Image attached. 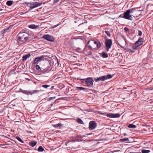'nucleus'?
<instances>
[{"instance_id":"13d9d810","label":"nucleus","mask_w":153,"mask_h":153,"mask_svg":"<svg viewBox=\"0 0 153 153\" xmlns=\"http://www.w3.org/2000/svg\"><path fill=\"white\" fill-rule=\"evenodd\" d=\"M90 134H87V135H90Z\"/></svg>"},{"instance_id":"0eeeda50","label":"nucleus","mask_w":153,"mask_h":153,"mask_svg":"<svg viewBox=\"0 0 153 153\" xmlns=\"http://www.w3.org/2000/svg\"><path fill=\"white\" fill-rule=\"evenodd\" d=\"M131 13L130 9L127 10L123 14V18L130 20H132L133 19L132 16L130 14Z\"/></svg>"},{"instance_id":"ea45409f","label":"nucleus","mask_w":153,"mask_h":153,"mask_svg":"<svg viewBox=\"0 0 153 153\" xmlns=\"http://www.w3.org/2000/svg\"><path fill=\"white\" fill-rule=\"evenodd\" d=\"M124 30L126 32H129V29L127 27H125L124 28Z\"/></svg>"},{"instance_id":"603ef678","label":"nucleus","mask_w":153,"mask_h":153,"mask_svg":"<svg viewBox=\"0 0 153 153\" xmlns=\"http://www.w3.org/2000/svg\"><path fill=\"white\" fill-rule=\"evenodd\" d=\"M131 10V13H132L134 10H135V9L134 8H132L131 9H130Z\"/></svg>"},{"instance_id":"473e14b6","label":"nucleus","mask_w":153,"mask_h":153,"mask_svg":"<svg viewBox=\"0 0 153 153\" xmlns=\"http://www.w3.org/2000/svg\"><path fill=\"white\" fill-rule=\"evenodd\" d=\"M39 62V61L38 59L37 58H35V59L33 62V64H38V62Z\"/></svg>"},{"instance_id":"c9c22d12","label":"nucleus","mask_w":153,"mask_h":153,"mask_svg":"<svg viewBox=\"0 0 153 153\" xmlns=\"http://www.w3.org/2000/svg\"><path fill=\"white\" fill-rule=\"evenodd\" d=\"M85 137V135H82V136H81V135H76V136L75 137V138H82L83 137Z\"/></svg>"},{"instance_id":"6ab92c4d","label":"nucleus","mask_w":153,"mask_h":153,"mask_svg":"<svg viewBox=\"0 0 153 153\" xmlns=\"http://www.w3.org/2000/svg\"><path fill=\"white\" fill-rule=\"evenodd\" d=\"M36 144L37 142L35 141H32L29 143V145L32 147H34Z\"/></svg>"},{"instance_id":"a18cd8bd","label":"nucleus","mask_w":153,"mask_h":153,"mask_svg":"<svg viewBox=\"0 0 153 153\" xmlns=\"http://www.w3.org/2000/svg\"><path fill=\"white\" fill-rule=\"evenodd\" d=\"M142 32L141 31H138V35L139 36H142Z\"/></svg>"},{"instance_id":"e433bc0d","label":"nucleus","mask_w":153,"mask_h":153,"mask_svg":"<svg viewBox=\"0 0 153 153\" xmlns=\"http://www.w3.org/2000/svg\"><path fill=\"white\" fill-rule=\"evenodd\" d=\"M97 112L98 114H101L102 115H103L104 116H106V113L105 112V113H102L100 111H98Z\"/></svg>"},{"instance_id":"6e6d98bb","label":"nucleus","mask_w":153,"mask_h":153,"mask_svg":"<svg viewBox=\"0 0 153 153\" xmlns=\"http://www.w3.org/2000/svg\"><path fill=\"white\" fill-rule=\"evenodd\" d=\"M123 14H122V15H121L120 16V17H121V18H123Z\"/></svg>"},{"instance_id":"2f4dec72","label":"nucleus","mask_w":153,"mask_h":153,"mask_svg":"<svg viewBox=\"0 0 153 153\" xmlns=\"http://www.w3.org/2000/svg\"><path fill=\"white\" fill-rule=\"evenodd\" d=\"M64 87V85L62 83H59L58 85V87L60 89H62Z\"/></svg>"},{"instance_id":"f03ea898","label":"nucleus","mask_w":153,"mask_h":153,"mask_svg":"<svg viewBox=\"0 0 153 153\" xmlns=\"http://www.w3.org/2000/svg\"><path fill=\"white\" fill-rule=\"evenodd\" d=\"M78 79L81 81V82L82 83H85L87 86L89 87L93 86L94 81L92 77H88L85 79H81L78 78Z\"/></svg>"},{"instance_id":"412c9836","label":"nucleus","mask_w":153,"mask_h":153,"mask_svg":"<svg viewBox=\"0 0 153 153\" xmlns=\"http://www.w3.org/2000/svg\"><path fill=\"white\" fill-rule=\"evenodd\" d=\"M45 57V55H42V56H41L40 57H37V58H38V59L39 60V61H40L42 60H45H45H46L47 59H46V58L44 59V57Z\"/></svg>"},{"instance_id":"9b49d317","label":"nucleus","mask_w":153,"mask_h":153,"mask_svg":"<svg viewBox=\"0 0 153 153\" xmlns=\"http://www.w3.org/2000/svg\"><path fill=\"white\" fill-rule=\"evenodd\" d=\"M143 39L142 38H139L138 40L136 41L135 43V45H137L138 46H140L143 44Z\"/></svg>"},{"instance_id":"aec40b11","label":"nucleus","mask_w":153,"mask_h":153,"mask_svg":"<svg viewBox=\"0 0 153 153\" xmlns=\"http://www.w3.org/2000/svg\"><path fill=\"white\" fill-rule=\"evenodd\" d=\"M54 39V38L53 36L48 35V41L53 42Z\"/></svg>"},{"instance_id":"39448f33","label":"nucleus","mask_w":153,"mask_h":153,"mask_svg":"<svg viewBox=\"0 0 153 153\" xmlns=\"http://www.w3.org/2000/svg\"><path fill=\"white\" fill-rule=\"evenodd\" d=\"M27 4L30 8L29 9V11H30L34 8L41 6L42 3L37 2H30L28 3Z\"/></svg>"},{"instance_id":"3c124183","label":"nucleus","mask_w":153,"mask_h":153,"mask_svg":"<svg viewBox=\"0 0 153 153\" xmlns=\"http://www.w3.org/2000/svg\"><path fill=\"white\" fill-rule=\"evenodd\" d=\"M60 0H54V3H56L59 2Z\"/></svg>"},{"instance_id":"423d86ee","label":"nucleus","mask_w":153,"mask_h":153,"mask_svg":"<svg viewBox=\"0 0 153 153\" xmlns=\"http://www.w3.org/2000/svg\"><path fill=\"white\" fill-rule=\"evenodd\" d=\"M105 43L107 51H108L109 49L111 48L112 45V39H106L105 40Z\"/></svg>"},{"instance_id":"7ed1b4c3","label":"nucleus","mask_w":153,"mask_h":153,"mask_svg":"<svg viewBox=\"0 0 153 153\" xmlns=\"http://www.w3.org/2000/svg\"><path fill=\"white\" fill-rule=\"evenodd\" d=\"M90 42H91V44L93 45H97V48H93L91 45H88V48L91 49L92 51H95L98 48H100L101 44L100 42L98 41H94L93 40H91L89 41L88 42V44H89Z\"/></svg>"},{"instance_id":"bb28decb","label":"nucleus","mask_w":153,"mask_h":153,"mask_svg":"<svg viewBox=\"0 0 153 153\" xmlns=\"http://www.w3.org/2000/svg\"><path fill=\"white\" fill-rule=\"evenodd\" d=\"M76 90H85V89H87L85 88L82 87H76Z\"/></svg>"},{"instance_id":"5701e85b","label":"nucleus","mask_w":153,"mask_h":153,"mask_svg":"<svg viewBox=\"0 0 153 153\" xmlns=\"http://www.w3.org/2000/svg\"><path fill=\"white\" fill-rule=\"evenodd\" d=\"M120 141L121 142H125L128 141V138H124L120 139Z\"/></svg>"},{"instance_id":"c85d7f7f","label":"nucleus","mask_w":153,"mask_h":153,"mask_svg":"<svg viewBox=\"0 0 153 153\" xmlns=\"http://www.w3.org/2000/svg\"><path fill=\"white\" fill-rule=\"evenodd\" d=\"M139 46L137 45H133L132 47V49H133L134 50H137L139 48Z\"/></svg>"},{"instance_id":"cd10ccee","label":"nucleus","mask_w":153,"mask_h":153,"mask_svg":"<svg viewBox=\"0 0 153 153\" xmlns=\"http://www.w3.org/2000/svg\"><path fill=\"white\" fill-rule=\"evenodd\" d=\"M28 27L30 28L35 29L38 27V26L35 25H29Z\"/></svg>"},{"instance_id":"9d476101","label":"nucleus","mask_w":153,"mask_h":153,"mask_svg":"<svg viewBox=\"0 0 153 153\" xmlns=\"http://www.w3.org/2000/svg\"><path fill=\"white\" fill-rule=\"evenodd\" d=\"M17 43L19 45H21L25 43L24 38H21V37H17Z\"/></svg>"},{"instance_id":"4d7b16f0","label":"nucleus","mask_w":153,"mask_h":153,"mask_svg":"<svg viewBox=\"0 0 153 153\" xmlns=\"http://www.w3.org/2000/svg\"><path fill=\"white\" fill-rule=\"evenodd\" d=\"M2 10V9H0V11L1 10Z\"/></svg>"},{"instance_id":"72a5a7b5","label":"nucleus","mask_w":153,"mask_h":153,"mask_svg":"<svg viewBox=\"0 0 153 153\" xmlns=\"http://www.w3.org/2000/svg\"><path fill=\"white\" fill-rule=\"evenodd\" d=\"M30 38L29 37H27L26 36L25 37H24V41L25 43L26 41H28L29 39Z\"/></svg>"},{"instance_id":"2eb2a0df","label":"nucleus","mask_w":153,"mask_h":153,"mask_svg":"<svg viewBox=\"0 0 153 153\" xmlns=\"http://www.w3.org/2000/svg\"><path fill=\"white\" fill-rule=\"evenodd\" d=\"M87 46V45H85V48ZM85 48L83 49H82L81 48H76V49H75V50H76V51L77 52L80 53H82L83 52V51H84V50L85 49Z\"/></svg>"},{"instance_id":"a211bd4d","label":"nucleus","mask_w":153,"mask_h":153,"mask_svg":"<svg viewBox=\"0 0 153 153\" xmlns=\"http://www.w3.org/2000/svg\"><path fill=\"white\" fill-rule=\"evenodd\" d=\"M30 56V53L27 54L23 57V61L26 60L28 58H29Z\"/></svg>"},{"instance_id":"1a4fd4ad","label":"nucleus","mask_w":153,"mask_h":153,"mask_svg":"<svg viewBox=\"0 0 153 153\" xmlns=\"http://www.w3.org/2000/svg\"><path fill=\"white\" fill-rule=\"evenodd\" d=\"M106 116L109 117L110 118H117L120 117V115L119 114H113V113H108L106 114Z\"/></svg>"},{"instance_id":"09e8293b","label":"nucleus","mask_w":153,"mask_h":153,"mask_svg":"<svg viewBox=\"0 0 153 153\" xmlns=\"http://www.w3.org/2000/svg\"><path fill=\"white\" fill-rule=\"evenodd\" d=\"M148 89L149 90H153V87L152 86H150L148 88Z\"/></svg>"},{"instance_id":"a19ab883","label":"nucleus","mask_w":153,"mask_h":153,"mask_svg":"<svg viewBox=\"0 0 153 153\" xmlns=\"http://www.w3.org/2000/svg\"><path fill=\"white\" fill-rule=\"evenodd\" d=\"M60 24H57V25H54V26H52V27H51L50 26V28H54L55 27H56L57 26H59V25Z\"/></svg>"},{"instance_id":"4468645a","label":"nucleus","mask_w":153,"mask_h":153,"mask_svg":"<svg viewBox=\"0 0 153 153\" xmlns=\"http://www.w3.org/2000/svg\"><path fill=\"white\" fill-rule=\"evenodd\" d=\"M22 92L25 94H26L27 95H32V94L33 93V92H31L30 91H27V90H22Z\"/></svg>"},{"instance_id":"393cba45","label":"nucleus","mask_w":153,"mask_h":153,"mask_svg":"<svg viewBox=\"0 0 153 153\" xmlns=\"http://www.w3.org/2000/svg\"><path fill=\"white\" fill-rule=\"evenodd\" d=\"M13 3V1H8L6 2L7 4L9 6L12 5Z\"/></svg>"},{"instance_id":"7c9ffc66","label":"nucleus","mask_w":153,"mask_h":153,"mask_svg":"<svg viewBox=\"0 0 153 153\" xmlns=\"http://www.w3.org/2000/svg\"><path fill=\"white\" fill-rule=\"evenodd\" d=\"M56 98L55 97H51L48 98V102H50L52 101V102L54 101V99Z\"/></svg>"},{"instance_id":"20e7f679","label":"nucleus","mask_w":153,"mask_h":153,"mask_svg":"<svg viewBox=\"0 0 153 153\" xmlns=\"http://www.w3.org/2000/svg\"><path fill=\"white\" fill-rule=\"evenodd\" d=\"M113 76L110 74H108L107 75L102 76L97 78H94V79L96 82H98L99 81H103L105 80L110 79L112 78Z\"/></svg>"},{"instance_id":"5fc2aeb1","label":"nucleus","mask_w":153,"mask_h":153,"mask_svg":"<svg viewBox=\"0 0 153 153\" xmlns=\"http://www.w3.org/2000/svg\"><path fill=\"white\" fill-rule=\"evenodd\" d=\"M126 50L127 51H128V52H130V51H131V49H129V48H127V49H126Z\"/></svg>"},{"instance_id":"b1692460","label":"nucleus","mask_w":153,"mask_h":153,"mask_svg":"<svg viewBox=\"0 0 153 153\" xmlns=\"http://www.w3.org/2000/svg\"><path fill=\"white\" fill-rule=\"evenodd\" d=\"M128 127L130 128H135L136 127V126L135 125L131 124L128 125Z\"/></svg>"},{"instance_id":"c756f323","label":"nucleus","mask_w":153,"mask_h":153,"mask_svg":"<svg viewBox=\"0 0 153 153\" xmlns=\"http://www.w3.org/2000/svg\"><path fill=\"white\" fill-rule=\"evenodd\" d=\"M43 148L41 146H40L38 149V151L39 152H43Z\"/></svg>"},{"instance_id":"f257e3e1","label":"nucleus","mask_w":153,"mask_h":153,"mask_svg":"<svg viewBox=\"0 0 153 153\" xmlns=\"http://www.w3.org/2000/svg\"><path fill=\"white\" fill-rule=\"evenodd\" d=\"M55 56H52L51 57H50L48 56V63L49 65L51 67V68H50V67H48V74H49L50 76H52L54 74V71H53V68L52 67L54 64L55 62H57L58 65H59V62L57 59L56 60Z\"/></svg>"},{"instance_id":"f3484780","label":"nucleus","mask_w":153,"mask_h":153,"mask_svg":"<svg viewBox=\"0 0 153 153\" xmlns=\"http://www.w3.org/2000/svg\"><path fill=\"white\" fill-rule=\"evenodd\" d=\"M62 126L63 125L61 123H58L56 124H53L52 125V126L56 128H61Z\"/></svg>"},{"instance_id":"f704fd0d","label":"nucleus","mask_w":153,"mask_h":153,"mask_svg":"<svg viewBox=\"0 0 153 153\" xmlns=\"http://www.w3.org/2000/svg\"><path fill=\"white\" fill-rule=\"evenodd\" d=\"M16 139L19 141L21 142L22 143H24V141L21 139V138L18 136L16 137Z\"/></svg>"},{"instance_id":"79ce46f5","label":"nucleus","mask_w":153,"mask_h":153,"mask_svg":"<svg viewBox=\"0 0 153 153\" xmlns=\"http://www.w3.org/2000/svg\"><path fill=\"white\" fill-rule=\"evenodd\" d=\"M82 140H79V139H76V140H71L70 141L71 142H75V141H78V142H79L80 141H82Z\"/></svg>"},{"instance_id":"a878e982","label":"nucleus","mask_w":153,"mask_h":153,"mask_svg":"<svg viewBox=\"0 0 153 153\" xmlns=\"http://www.w3.org/2000/svg\"><path fill=\"white\" fill-rule=\"evenodd\" d=\"M102 57L104 58H107L108 57V54L105 52H102Z\"/></svg>"},{"instance_id":"58836bf2","label":"nucleus","mask_w":153,"mask_h":153,"mask_svg":"<svg viewBox=\"0 0 153 153\" xmlns=\"http://www.w3.org/2000/svg\"><path fill=\"white\" fill-rule=\"evenodd\" d=\"M105 33L107 34V35L108 36L110 37L111 36V33L109 31L107 30L105 31Z\"/></svg>"},{"instance_id":"f8f14e48","label":"nucleus","mask_w":153,"mask_h":153,"mask_svg":"<svg viewBox=\"0 0 153 153\" xmlns=\"http://www.w3.org/2000/svg\"><path fill=\"white\" fill-rule=\"evenodd\" d=\"M117 42L119 45L121 47V48L123 47V43H124L126 42V41L123 39H120L119 40L118 42L117 41Z\"/></svg>"},{"instance_id":"6e6552de","label":"nucleus","mask_w":153,"mask_h":153,"mask_svg":"<svg viewBox=\"0 0 153 153\" xmlns=\"http://www.w3.org/2000/svg\"><path fill=\"white\" fill-rule=\"evenodd\" d=\"M97 124L95 121H91L89 123V128L90 130L94 129L96 127Z\"/></svg>"},{"instance_id":"49530a36","label":"nucleus","mask_w":153,"mask_h":153,"mask_svg":"<svg viewBox=\"0 0 153 153\" xmlns=\"http://www.w3.org/2000/svg\"><path fill=\"white\" fill-rule=\"evenodd\" d=\"M26 31V30H23L20 32H22V33L25 34V33H27Z\"/></svg>"},{"instance_id":"ddd939ff","label":"nucleus","mask_w":153,"mask_h":153,"mask_svg":"<svg viewBox=\"0 0 153 153\" xmlns=\"http://www.w3.org/2000/svg\"><path fill=\"white\" fill-rule=\"evenodd\" d=\"M55 86L53 85L50 86V85H48V91L49 90L51 91L48 92V94L50 93L51 92H54V90H55L56 89L55 88Z\"/></svg>"},{"instance_id":"c03bdc74","label":"nucleus","mask_w":153,"mask_h":153,"mask_svg":"<svg viewBox=\"0 0 153 153\" xmlns=\"http://www.w3.org/2000/svg\"><path fill=\"white\" fill-rule=\"evenodd\" d=\"M36 68L37 70H39L40 69V66L38 65H36Z\"/></svg>"},{"instance_id":"4c0bfd02","label":"nucleus","mask_w":153,"mask_h":153,"mask_svg":"<svg viewBox=\"0 0 153 153\" xmlns=\"http://www.w3.org/2000/svg\"><path fill=\"white\" fill-rule=\"evenodd\" d=\"M150 152V151L149 150H142V153H149Z\"/></svg>"},{"instance_id":"4be33fe9","label":"nucleus","mask_w":153,"mask_h":153,"mask_svg":"<svg viewBox=\"0 0 153 153\" xmlns=\"http://www.w3.org/2000/svg\"><path fill=\"white\" fill-rule=\"evenodd\" d=\"M77 122L81 124H84V123L83 121L82 120L79 118H77Z\"/></svg>"},{"instance_id":"864d4df0","label":"nucleus","mask_w":153,"mask_h":153,"mask_svg":"<svg viewBox=\"0 0 153 153\" xmlns=\"http://www.w3.org/2000/svg\"><path fill=\"white\" fill-rule=\"evenodd\" d=\"M134 52H135V51L134 50H133V49H132V50L131 49V51H130V52H131V53H133Z\"/></svg>"},{"instance_id":"37998d69","label":"nucleus","mask_w":153,"mask_h":153,"mask_svg":"<svg viewBox=\"0 0 153 153\" xmlns=\"http://www.w3.org/2000/svg\"><path fill=\"white\" fill-rule=\"evenodd\" d=\"M43 38L44 39H45L47 40H48V35H44L43 36Z\"/></svg>"},{"instance_id":"8fccbe9b","label":"nucleus","mask_w":153,"mask_h":153,"mask_svg":"<svg viewBox=\"0 0 153 153\" xmlns=\"http://www.w3.org/2000/svg\"><path fill=\"white\" fill-rule=\"evenodd\" d=\"M92 54V52L91 51H88V55H91Z\"/></svg>"},{"instance_id":"dca6fc26","label":"nucleus","mask_w":153,"mask_h":153,"mask_svg":"<svg viewBox=\"0 0 153 153\" xmlns=\"http://www.w3.org/2000/svg\"><path fill=\"white\" fill-rule=\"evenodd\" d=\"M27 33H25V34L22 33V32H19L18 35V37H21V38H24V37L27 36Z\"/></svg>"},{"instance_id":"de8ad7c7","label":"nucleus","mask_w":153,"mask_h":153,"mask_svg":"<svg viewBox=\"0 0 153 153\" xmlns=\"http://www.w3.org/2000/svg\"><path fill=\"white\" fill-rule=\"evenodd\" d=\"M42 86L43 87H44L45 88H47L48 87V85H43Z\"/></svg>"}]
</instances>
